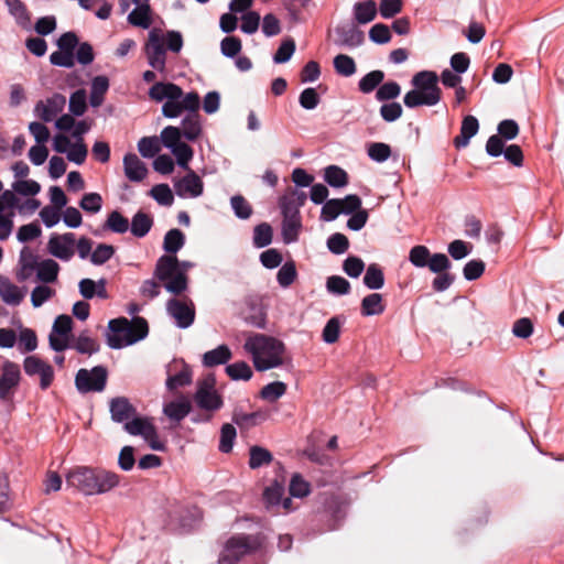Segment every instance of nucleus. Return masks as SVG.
I'll list each match as a JSON object with an SVG mask.
<instances>
[{"label":"nucleus","instance_id":"cd10ccee","mask_svg":"<svg viewBox=\"0 0 564 564\" xmlns=\"http://www.w3.org/2000/svg\"><path fill=\"white\" fill-rule=\"evenodd\" d=\"M0 297L6 304L19 305L24 297V293L8 278L0 275Z\"/></svg>","mask_w":564,"mask_h":564},{"label":"nucleus","instance_id":"bb28decb","mask_svg":"<svg viewBox=\"0 0 564 564\" xmlns=\"http://www.w3.org/2000/svg\"><path fill=\"white\" fill-rule=\"evenodd\" d=\"M232 358L230 348L223 344L215 349L206 351L202 357L204 367L213 368L220 365H226Z\"/></svg>","mask_w":564,"mask_h":564},{"label":"nucleus","instance_id":"bf43d9fd","mask_svg":"<svg viewBox=\"0 0 564 564\" xmlns=\"http://www.w3.org/2000/svg\"><path fill=\"white\" fill-rule=\"evenodd\" d=\"M343 213V204L338 198L328 199L321 210V219L324 221L335 220Z\"/></svg>","mask_w":564,"mask_h":564},{"label":"nucleus","instance_id":"393cba45","mask_svg":"<svg viewBox=\"0 0 564 564\" xmlns=\"http://www.w3.org/2000/svg\"><path fill=\"white\" fill-rule=\"evenodd\" d=\"M192 411V404L189 400L181 395L176 400L170 401L164 404L163 413L174 422H181Z\"/></svg>","mask_w":564,"mask_h":564},{"label":"nucleus","instance_id":"8fccbe9b","mask_svg":"<svg viewBox=\"0 0 564 564\" xmlns=\"http://www.w3.org/2000/svg\"><path fill=\"white\" fill-rule=\"evenodd\" d=\"M286 384L282 381H274L265 384L260 391V398L268 402H275L286 392Z\"/></svg>","mask_w":564,"mask_h":564},{"label":"nucleus","instance_id":"a18cd8bd","mask_svg":"<svg viewBox=\"0 0 564 564\" xmlns=\"http://www.w3.org/2000/svg\"><path fill=\"white\" fill-rule=\"evenodd\" d=\"M384 79V73L382 70H371L360 78L358 83L359 90L364 94L372 93L377 87L381 85Z\"/></svg>","mask_w":564,"mask_h":564},{"label":"nucleus","instance_id":"49530a36","mask_svg":"<svg viewBox=\"0 0 564 564\" xmlns=\"http://www.w3.org/2000/svg\"><path fill=\"white\" fill-rule=\"evenodd\" d=\"M333 65L335 68V72L344 77H350L352 76L356 70V63L352 57L346 54H338L334 57Z\"/></svg>","mask_w":564,"mask_h":564},{"label":"nucleus","instance_id":"ddd939ff","mask_svg":"<svg viewBox=\"0 0 564 564\" xmlns=\"http://www.w3.org/2000/svg\"><path fill=\"white\" fill-rule=\"evenodd\" d=\"M66 486L82 492L85 496H93L94 468L76 466L68 470L65 476Z\"/></svg>","mask_w":564,"mask_h":564},{"label":"nucleus","instance_id":"c9c22d12","mask_svg":"<svg viewBox=\"0 0 564 564\" xmlns=\"http://www.w3.org/2000/svg\"><path fill=\"white\" fill-rule=\"evenodd\" d=\"M19 264L21 269L18 273V278L24 281L32 274L39 263L33 252L28 247H24L20 252Z\"/></svg>","mask_w":564,"mask_h":564},{"label":"nucleus","instance_id":"3c124183","mask_svg":"<svg viewBox=\"0 0 564 564\" xmlns=\"http://www.w3.org/2000/svg\"><path fill=\"white\" fill-rule=\"evenodd\" d=\"M272 227L268 223H261L253 229V245L257 248H264L272 242Z\"/></svg>","mask_w":564,"mask_h":564},{"label":"nucleus","instance_id":"4c0bfd02","mask_svg":"<svg viewBox=\"0 0 564 564\" xmlns=\"http://www.w3.org/2000/svg\"><path fill=\"white\" fill-rule=\"evenodd\" d=\"M6 4L9 12L14 17L17 23L20 26L28 29L31 23V17L25 4L21 0H6Z\"/></svg>","mask_w":564,"mask_h":564},{"label":"nucleus","instance_id":"c03bdc74","mask_svg":"<svg viewBox=\"0 0 564 564\" xmlns=\"http://www.w3.org/2000/svg\"><path fill=\"white\" fill-rule=\"evenodd\" d=\"M185 243V236L180 229L169 230L163 240V249L167 253L175 254Z\"/></svg>","mask_w":564,"mask_h":564},{"label":"nucleus","instance_id":"39448f33","mask_svg":"<svg viewBox=\"0 0 564 564\" xmlns=\"http://www.w3.org/2000/svg\"><path fill=\"white\" fill-rule=\"evenodd\" d=\"M260 534H238L231 536L219 555V564H237L243 556L257 553L263 546Z\"/></svg>","mask_w":564,"mask_h":564},{"label":"nucleus","instance_id":"7ed1b4c3","mask_svg":"<svg viewBox=\"0 0 564 564\" xmlns=\"http://www.w3.org/2000/svg\"><path fill=\"white\" fill-rule=\"evenodd\" d=\"M413 89L404 95L403 102L408 108L435 106L442 98L438 76L432 70L416 73L411 80Z\"/></svg>","mask_w":564,"mask_h":564},{"label":"nucleus","instance_id":"58836bf2","mask_svg":"<svg viewBox=\"0 0 564 564\" xmlns=\"http://www.w3.org/2000/svg\"><path fill=\"white\" fill-rule=\"evenodd\" d=\"M384 312L382 303V295L379 293H371L365 296L361 301V314L364 316L380 315Z\"/></svg>","mask_w":564,"mask_h":564},{"label":"nucleus","instance_id":"4468645a","mask_svg":"<svg viewBox=\"0 0 564 564\" xmlns=\"http://www.w3.org/2000/svg\"><path fill=\"white\" fill-rule=\"evenodd\" d=\"M365 42V33L354 23L335 28L334 44L340 48H356Z\"/></svg>","mask_w":564,"mask_h":564},{"label":"nucleus","instance_id":"f257e3e1","mask_svg":"<svg viewBox=\"0 0 564 564\" xmlns=\"http://www.w3.org/2000/svg\"><path fill=\"white\" fill-rule=\"evenodd\" d=\"M149 97L154 101L165 102L162 106V115L165 118H177L183 111L187 115L182 120V134L188 141H195L202 133L198 109L200 98L198 93L189 91L184 94L183 89L174 83H154L149 89Z\"/></svg>","mask_w":564,"mask_h":564},{"label":"nucleus","instance_id":"4be33fe9","mask_svg":"<svg viewBox=\"0 0 564 564\" xmlns=\"http://www.w3.org/2000/svg\"><path fill=\"white\" fill-rule=\"evenodd\" d=\"M111 420L116 423L128 422L137 414V409L126 397H116L109 401Z\"/></svg>","mask_w":564,"mask_h":564},{"label":"nucleus","instance_id":"dca6fc26","mask_svg":"<svg viewBox=\"0 0 564 564\" xmlns=\"http://www.w3.org/2000/svg\"><path fill=\"white\" fill-rule=\"evenodd\" d=\"M241 316L246 323L258 328L265 326V313L262 301L258 295H249L245 299Z\"/></svg>","mask_w":564,"mask_h":564},{"label":"nucleus","instance_id":"473e14b6","mask_svg":"<svg viewBox=\"0 0 564 564\" xmlns=\"http://www.w3.org/2000/svg\"><path fill=\"white\" fill-rule=\"evenodd\" d=\"M377 14V7L373 0L356 2L354 6V17L359 24L371 22Z\"/></svg>","mask_w":564,"mask_h":564},{"label":"nucleus","instance_id":"09e8293b","mask_svg":"<svg viewBox=\"0 0 564 564\" xmlns=\"http://www.w3.org/2000/svg\"><path fill=\"white\" fill-rule=\"evenodd\" d=\"M105 228L116 234H124L129 230V220L120 212L112 210L107 217Z\"/></svg>","mask_w":564,"mask_h":564},{"label":"nucleus","instance_id":"e2e57ef3","mask_svg":"<svg viewBox=\"0 0 564 564\" xmlns=\"http://www.w3.org/2000/svg\"><path fill=\"white\" fill-rule=\"evenodd\" d=\"M150 195L162 206H171L174 202L173 193L167 184L154 185Z\"/></svg>","mask_w":564,"mask_h":564},{"label":"nucleus","instance_id":"4d7b16f0","mask_svg":"<svg viewBox=\"0 0 564 564\" xmlns=\"http://www.w3.org/2000/svg\"><path fill=\"white\" fill-rule=\"evenodd\" d=\"M69 111L73 116H83L87 110V96L84 89H78L70 95Z\"/></svg>","mask_w":564,"mask_h":564},{"label":"nucleus","instance_id":"0eeeda50","mask_svg":"<svg viewBox=\"0 0 564 564\" xmlns=\"http://www.w3.org/2000/svg\"><path fill=\"white\" fill-rule=\"evenodd\" d=\"M123 430L130 435L143 437L154 451H163L165 448L164 443L159 440L156 427L151 417L134 415L126 422Z\"/></svg>","mask_w":564,"mask_h":564},{"label":"nucleus","instance_id":"603ef678","mask_svg":"<svg viewBox=\"0 0 564 564\" xmlns=\"http://www.w3.org/2000/svg\"><path fill=\"white\" fill-rule=\"evenodd\" d=\"M296 276L295 263L288 261L278 271L276 280L280 286L286 289L295 281Z\"/></svg>","mask_w":564,"mask_h":564},{"label":"nucleus","instance_id":"aec40b11","mask_svg":"<svg viewBox=\"0 0 564 564\" xmlns=\"http://www.w3.org/2000/svg\"><path fill=\"white\" fill-rule=\"evenodd\" d=\"M120 484V476L111 470L94 468L93 496L106 494Z\"/></svg>","mask_w":564,"mask_h":564},{"label":"nucleus","instance_id":"6ab92c4d","mask_svg":"<svg viewBox=\"0 0 564 564\" xmlns=\"http://www.w3.org/2000/svg\"><path fill=\"white\" fill-rule=\"evenodd\" d=\"M176 194L180 197H198L203 194L204 184L202 178L193 171H189L174 184Z\"/></svg>","mask_w":564,"mask_h":564},{"label":"nucleus","instance_id":"a878e982","mask_svg":"<svg viewBox=\"0 0 564 564\" xmlns=\"http://www.w3.org/2000/svg\"><path fill=\"white\" fill-rule=\"evenodd\" d=\"M479 123L476 117L468 115L464 117L460 126V132L454 138L456 149L466 148L470 139L478 132Z\"/></svg>","mask_w":564,"mask_h":564},{"label":"nucleus","instance_id":"0e129e2a","mask_svg":"<svg viewBox=\"0 0 564 564\" xmlns=\"http://www.w3.org/2000/svg\"><path fill=\"white\" fill-rule=\"evenodd\" d=\"M368 156L376 162H386L391 155V148L383 142H373L369 144L367 150Z\"/></svg>","mask_w":564,"mask_h":564},{"label":"nucleus","instance_id":"f8f14e48","mask_svg":"<svg viewBox=\"0 0 564 564\" xmlns=\"http://www.w3.org/2000/svg\"><path fill=\"white\" fill-rule=\"evenodd\" d=\"M23 369L29 377H40V388L42 390L48 389L54 381L53 367L36 355L24 358Z\"/></svg>","mask_w":564,"mask_h":564},{"label":"nucleus","instance_id":"1a4fd4ad","mask_svg":"<svg viewBox=\"0 0 564 564\" xmlns=\"http://www.w3.org/2000/svg\"><path fill=\"white\" fill-rule=\"evenodd\" d=\"M20 366L11 360L3 361L0 368V400L8 402L13 399L21 381Z\"/></svg>","mask_w":564,"mask_h":564},{"label":"nucleus","instance_id":"052dcab7","mask_svg":"<svg viewBox=\"0 0 564 564\" xmlns=\"http://www.w3.org/2000/svg\"><path fill=\"white\" fill-rule=\"evenodd\" d=\"M237 432L234 425L226 423L220 430L219 451L221 453H230L234 446Z\"/></svg>","mask_w":564,"mask_h":564},{"label":"nucleus","instance_id":"de8ad7c7","mask_svg":"<svg viewBox=\"0 0 564 564\" xmlns=\"http://www.w3.org/2000/svg\"><path fill=\"white\" fill-rule=\"evenodd\" d=\"M226 373L231 380L248 381L252 378V369L246 361H237L226 367Z\"/></svg>","mask_w":564,"mask_h":564},{"label":"nucleus","instance_id":"6e6552de","mask_svg":"<svg viewBox=\"0 0 564 564\" xmlns=\"http://www.w3.org/2000/svg\"><path fill=\"white\" fill-rule=\"evenodd\" d=\"M108 371L104 366H96L90 370L79 369L75 377L76 389L80 393L101 392L105 390Z\"/></svg>","mask_w":564,"mask_h":564},{"label":"nucleus","instance_id":"ea45409f","mask_svg":"<svg viewBox=\"0 0 564 564\" xmlns=\"http://www.w3.org/2000/svg\"><path fill=\"white\" fill-rule=\"evenodd\" d=\"M98 341L88 336L87 332H83L75 338L70 345L79 354L93 355L99 350Z\"/></svg>","mask_w":564,"mask_h":564},{"label":"nucleus","instance_id":"f704fd0d","mask_svg":"<svg viewBox=\"0 0 564 564\" xmlns=\"http://www.w3.org/2000/svg\"><path fill=\"white\" fill-rule=\"evenodd\" d=\"M109 88V80L106 76H96L91 82L89 102L91 107H99L104 102V96Z\"/></svg>","mask_w":564,"mask_h":564},{"label":"nucleus","instance_id":"c85d7f7f","mask_svg":"<svg viewBox=\"0 0 564 564\" xmlns=\"http://www.w3.org/2000/svg\"><path fill=\"white\" fill-rule=\"evenodd\" d=\"M268 419V414L264 411L258 410L251 413H245L240 410H235L232 414V421L240 427L249 430Z\"/></svg>","mask_w":564,"mask_h":564},{"label":"nucleus","instance_id":"f03ea898","mask_svg":"<svg viewBox=\"0 0 564 564\" xmlns=\"http://www.w3.org/2000/svg\"><path fill=\"white\" fill-rule=\"evenodd\" d=\"M243 349L251 355L258 371H265L284 364L285 345L264 334H252L245 341Z\"/></svg>","mask_w":564,"mask_h":564},{"label":"nucleus","instance_id":"338daca9","mask_svg":"<svg viewBox=\"0 0 564 564\" xmlns=\"http://www.w3.org/2000/svg\"><path fill=\"white\" fill-rule=\"evenodd\" d=\"M79 206L87 213L96 214L102 207V197L98 193H86L83 195Z\"/></svg>","mask_w":564,"mask_h":564},{"label":"nucleus","instance_id":"2eb2a0df","mask_svg":"<svg viewBox=\"0 0 564 564\" xmlns=\"http://www.w3.org/2000/svg\"><path fill=\"white\" fill-rule=\"evenodd\" d=\"M75 234L73 232L52 235L47 243V249L55 258L62 261H69L75 253Z\"/></svg>","mask_w":564,"mask_h":564},{"label":"nucleus","instance_id":"774afa93","mask_svg":"<svg viewBox=\"0 0 564 564\" xmlns=\"http://www.w3.org/2000/svg\"><path fill=\"white\" fill-rule=\"evenodd\" d=\"M115 254V248L111 245L99 243L90 254V261L95 265L106 263Z\"/></svg>","mask_w":564,"mask_h":564},{"label":"nucleus","instance_id":"13d9d810","mask_svg":"<svg viewBox=\"0 0 564 564\" xmlns=\"http://www.w3.org/2000/svg\"><path fill=\"white\" fill-rule=\"evenodd\" d=\"M138 150L143 158H153L160 150V141L156 137H143L138 142Z\"/></svg>","mask_w":564,"mask_h":564},{"label":"nucleus","instance_id":"f3484780","mask_svg":"<svg viewBox=\"0 0 564 564\" xmlns=\"http://www.w3.org/2000/svg\"><path fill=\"white\" fill-rule=\"evenodd\" d=\"M65 105L66 98L61 94H54L45 101H39L35 105L34 112L44 122H50L63 111Z\"/></svg>","mask_w":564,"mask_h":564},{"label":"nucleus","instance_id":"2f4dec72","mask_svg":"<svg viewBox=\"0 0 564 564\" xmlns=\"http://www.w3.org/2000/svg\"><path fill=\"white\" fill-rule=\"evenodd\" d=\"M302 229V217L290 216L283 217L282 221V237L285 243L295 242L299 239V234Z\"/></svg>","mask_w":564,"mask_h":564},{"label":"nucleus","instance_id":"5fc2aeb1","mask_svg":"<svg viewBox=\"0 0 564 564\" xmlns=\"http://www.w3.org/2000/svg\"><path fill=\"white\" fill-rule=\"evenodd\" d=\"M401 86L397 82H387L381 84L376 91V99L378 101L393 100L400 96Z\"/></svg>","mask_w":564,"mask_h":564},{"label":"nucleus","instance_id":"79ce46f5","mask_svg":"<svg viewBox=\"0 0 564 564\" xmlns=\"http://www.w3.org/2000/svg\"><path fill=\"white\" fill-rule=\"evenodd\" d=\"M324 180L332 187H344L348 184V174L337 165H329L325 169Z\"/></svg>","mask_w":564,"mask_h":564},{"label":"nucleus","instance_id":"a211bd4d","mask_svg":"<svg viewBox=\"0 0 564 564\" xmlns=\"http://www.w3.org/2000/svg\"><path fill=\"white\" fill-rule=\"evenodd\" d=\"M306 193L296 188H290L279 199V206L283 217L301 216L300 208L306 202Z\"/></svg>","mask_w":564,"mask_h":564},{"label":"nucleus","instance_id":"20e7f679","mask_svg":"<svg viewBox=\"0 0 564 564\" xmlns=\"http://www.w3.org/2000/svg\"><path fill=\"white\" fill-rule=\"evenodd\" d=\"M180 264L176 256L163 254L158 259L153 272L154 278L163 283L164 289L174 295L182 294L188 285V278L180 271Z\"/></svg>","mask_w":564,"mask_h":564},{"label":"nucleus","instance_id":"864d4df0","mask_svg":"<svg viewBox=\"0 0 564 564\" xmlns=\"http://www.w3.org/2000/svg\"><path fill=\"white\" fill-rule=\"evenodd\" d=\"M431 252L427 247L417 245L411 248L409 261L416 268H425L430 262Z\"/></svg>","mask_w":564,"mask_h":564},{"label":"nucleus","instance_id":"c756f323","mask_svg":"<svg viewBox=\"0 0 564 564\" xmlns=\"http://www.w3.org/2000/svg\"><path fill=\"white\" fill-rule=\"evenodd\" d=\"M152 226L153 218L142 210L137 212L132 217L131 225L129 224L131 234L137 238L145 237L150 232Z\"/></svg>","mask_w":564,"mask_h":564},{"label":"nucleus","instance_id":"a19ab883","mask_svg":"<svg viewBox=\"0 0 564 564\" xmlns=\"http://www.w3.org/2000/svg\"><path fill=\"white\" fill-rule=\"evenodd\" d=\"M37 279L44 283H52L56 281L58 275L59 265L52 259L43 260L37 264Z\"/></svg>","mask_w":564,"mask_h":564},{"label":"nucleus","instance_id":"9d476101","mask_svg":"<svg viewBox=\"0 0 564 564\" xmlns=\"http://www.w3.org/2000/svg\"><path fill=\"white\" fill-rule=\"evenodd\" d=\"M166 312L180 328H188L195 321V305L189 299H170L166 302Z\"/></svg>","mask_w":564,"mask_h":564},{"label":"nucleus","instance_id":"e433bc0d","mask_svg":"<svg viewBox=\"0 0 564 564\" xmlns=\"http://www.w3.org/2000/svg\"><path fill=\"white\" fill-rule=\"evenodd\" d=\"M273 460V456L270 451L264 447L254 445L249 449V467L251 469H258L262 466L270 465Z\"/></svg>","mask_w":564,"mask_h":564},{"label":"nucleus","instance_id":"5701e85b","mask_svg":"<svg viewBox=\"0 0 564 564\" xmlns=\"http://www.w3.org/2000/svg\"><path fill=\"white\" fill-rule=\"evenodd\" d=\"M135 8L129 13L128 22L138 28L149 29L152 24L150 0H132Z\"/></svg>","mask_w":564,"mask_h":564},{"label":"nucleus","instance_id":"37998d69","mask_svg":"<svg viewBox=\"0 0 564 564\" xmlns=\"http://www.w3.org/2000/svg\"><path fill=\"white\" fill-rule=\"evenodd\" d=\"M364 284L370 290H379L383 286V271L377 263L368 265L366 274L364 275Z\"/></svg>","mask_w":564,"mask_h":564},{"label":"nucleus","instance_id":"6e6d98bb","mask_svg":"<svg viewBox=\"0 0 564 564\" xmlns=\"http://www.w3.org/2000/svg\"><path fill=\"white\" fill-rule=\"evenodd\" d=\"M37 347V337L33 329L23 328L19 334L18 348L21 352H31Z\"/></svg>","mask_w":564,"mask_h":564},{"label":"nucleus","instance_id":"b1692460","mask_svg":"<svg viewBox=\"0 0 564 564\" xmlns=\"http://www.w3.org/2000/svg\"><path fill=\"white\" fill-rule=\"evenodd\" d=\"M126 177L131 182H142L148 175V169L137 154L127 153L123 158Z\"/></svg>","mask_w":564,"mask_h":564},{"label":"nucleus","instance_id":"9b49d317","mask_svg":"<svg viewBox=\"0 0 564 564\" xmlns=\"http://www.w3.org/2000/svg\"><path fill=\"white\" fill-rule=\"evenodd\" d=\"M145 56L149 65L160 72L164 73L166 69V51L163 40L156 31L149 33L148 42L144 46Z\"/></svg>","mask_w":564,"mask_h":564},{"label":"nucleus","instance_id":"412c9836","mask_svg":"<svg viewBox=\"0 0 564 564\" xmlns=\"http://www.w3.org/2000/svg\"><path fill=\"white\" fill-rule=\"evenodd\" d=\"M148 333V322L143 317H134L131 322H129V337H127L124 340L112 338V349H120L132 345L147 337Z\"/></svg>","mask_w":564,"mask_h":564},{"label":"nucleus","instance_id":"72a5a7b5","mask_svg":"<svg viewBox=\"0 0 564 564\" xmlns=\"http://www.w3.org/2000/svg\"><path fill=\"white\" fill-rule=\"evenodd\" d=\"M109 333L107 335V344L112 348L111 339L124 340L129 337V321L126 317L111 319L108 324Z\"/></svg>","mask_w":564,"mask_h":564},{"label":"nucleus","instance_id":"423d86ee","mask_svg":"<svg viewBox=\"0 0 564 564\" xmlns=\"http://www.w3.org/2000/svg\"><path fill=\"white\" fill-rule=\"evenodd\" d=\"M193 399L200 410L209 413H214L223 408L224 400L216 390V378L213 373L197 380Z\"/></svg>","mask_w":564,"mask_h":564},{"label":"nucleus","instance_id":"69168bd1","mask_svg":"<svg viewBox=\"0 0 564 564\" xmlns=\"http://www.w3.org/2000/svg\"><path fill=\"white\" fill-rule=\"evenodd\" d=\"M326 289L332 294L345 295L350 292V283L340 275H332L326 281Z\"/></svg>","mask_w":564,"mask_h":564},{"label":"nucleus","instance_id":"7c9ffc66","mask_svg":"<svg viewBox=\"0 0 564 564\" xmlns=\"http://www.w3.org/2000/svg\"><path fill=\"white\" fill-rule=\"evenodd\" d=\"M180 366H181V369L174 375H169V377L166 379V382H165L166 388L171 391L176 390L178 388L189 386L192 383V379H193L192 368L183 361L180 362Z\"/></svg>","mask_w":564,"mask_h":564},{"label":"nucleus","instance_id":"680f3d73","mask_svg":"<svg viewBox=\"0 0 564 564\" xmlns=\"http://www.w3.org/2000/svg\"><path fill=\"white\" fill-rule=\"evenodd\" d=\"M283 494L284 488L278 482L267 487L263 492V500L267 505V508L279 507L283 498Z\"/></svg>","mask_w":564,"mask_h":564}]
</instances>
